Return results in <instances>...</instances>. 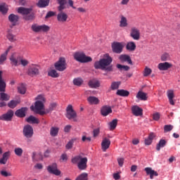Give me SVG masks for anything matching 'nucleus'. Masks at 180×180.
Returning a JSON list of instances; mask_svg holds the SVG:
<instances>
[{
	"label": "nucleus",
	"mask_w": 180,
	"mask_h": 180,
	"mask_svg": "<svg viewBox=\"0 0 180 180\" xmlns=\"http://www.w3.org/2000/svg\"><path fill=\"white\" fill-rule=\"evenodd\" d=\"M105 58H102L99 61L94 63V68L96 70H102L103 71H107V72H111L113 71V65L112 64V57L109 56L108 54L105 55Z\"/></svg>",
	"instance_id": "nucleus-1"
},
{
	"label": "nucleus",
	"mask_w": 180,
	"mask_h": 180,
	"mask_svg": "<svg viewBox=\"0 0 180 180\" xmlns=\"http://www.w3.org/2000/svg\"><path fill=\"white\" fill-rule=\"evenodd\" d=\"M18 13L22 15L24 20H34L36 19V14L33 12V8L19 7L18 8Z\"/></svg>",
	"instance_id": "nucleus-2"
},
{
	"label": "nucleus",
	"mask_w": 180,
	"mask_h": 180,
	"mask_svg": "<svg viewBox=\"0 0 180 180\" xmlns=\"http://www.w3.org/2000/svg\"><path fill=\"white\" fill-rule=\"evenodd\" d=\"M36 99L38 101L35 102L34 111L35 113L40 115L41 116L46 115V111H43V109H44V104L43 102H46V98L42 95H39Z\"/></svg>",
	"instance_id": "nucleus-3"
},
{
	"label": "nucleus",
	"mask_w": 180,
	"mask_h": 180,
	"mask_svg": "<svg viewBox=\"0 0 180 180\" xmlns=\"http://www.w3.org/2000/svg\"><path fill=\"white\" fill-rule=\"evenodd\" d=\"M73 57L79 63H85L92 61V58L91 56H86L84 52H76L74 53Z\"/></svg>",
	"instance_id": "nucleus-4"
},
{
	"label": "nucleus",
	"mask_w": 180,
	"mask_h": 180,
	"mask_svg": "<svg viewBox=\"0 0 180 180\" xmlns=\"http://www.w3.org/2000/svg\"><path fill=\"white\" fill-rule=\"evenodd\" d=\"M40 70H41L40 65L37 64H32L28 67L27 74L29 77H37V75H40Z\"/></svg>",
	"instance_id": "nucleus-5"
},
{
	"label": "nucleus",
	"mask_w": 180,
	"mask_h": 180,
	"mask_svg": "<svg viewBox=\"0 0 180 180\" xmlns=\"http://www.w3.org/2000/svg\"><path fill=\"white\" fill-rule=\"evenodd\" d=\"M65 116L69 120H73V122H77V112L72 108V105H68L66 108Z\"/></svg>",
	"instance_id": "nucleus-6"
},
{
	"label": "nucleus",
	"mask_w": 180,
	"mask_h": 180,
	"mask_svg": "<svg viewBox=\"0 0 180 180\" xmlns=\"http://www.w3.org/2000/svg\"><path fill=\"white\" fill-rule=\"evenodd\" d=\"M55 68L57 71H65L67 69V63L65 58H60L58 61L55 63Z\"/></svg>",
	"instance_id": "nucleus-7"
},
{
	"label": "nucleus",
	"mask_w": 180,
	"mask_h": 180,
	"mask_svg": "<svg viewBox=\"0 0 180 180\" xmlns=\"http://www.w3.org/2000/svg\"><path fill=\"white\" fill-rule=\"evenodd\" d=\"M113 53L116 54H120L123 51V42H113L111 45Z\"/></svg>",
	"instance_id": "nucleus-8"
},
{
	"label": "nucleus",
	"mask_w": 180,
	"mask_h": 180,
	"mask_svg": "<svg viewBox=\"0 0 180 180\" xmlns=\"http://www.w3.org/2000/svg\"><path fill=\"white\" fill-rule=\"evenodd\" d=\"M23 136L26 139H32L33 137V127L30 125H25L22 130Z\"/></svg>",
	"instance_id": "nucleus-9"
},
{
	"label": "nucleus",
	"mask_w": 180,
	"mask_h": 180,
	"mask_svg": "<svg viewBox=\"0 0 180 180\" xmlns=\"http://www.w3.org/2000/svg\"><path fill=\"white\" fill-rule=\"evenodd\" d=\"M47 170L49 172V174H53V175H60L61 172L58 170L57 167V163H53L52 165L48 166Z\"/></svg>",
	"instance_id": "nucleus-10"
},
{
	"label": "nucleus",
	"mask_w": 180,
	"mask_h": 180,
	"mask_svg": "<svg viewBox=\"0 0 180 180\" xmlns=\"http://www.w3.org/2000/svg\"><path fill=\"white\" fill-rule=\"evenodd\" d=\"M12 117H13V110H9L6 113L0 116V120H3L4 122H11Z\"/></svg>",
	"instance_id": "nucleus-11"
},
{
	"label": "nucleus",
	"mask_w": 180,
	"mask_h": 180,
	"mask_svg": "<svg viewBox=\"0 0 180 180\" xmlns=\"http://www.w3.org/2000/svg\"><path fill=\"white\" fill-rule=\"evenodd\" d=\"M10 61L12 65L18 67V65H20V56H17L16 53H13L10 56Z\"/></svg>",
	"instance_id": "nucleus-12"
},
{
	"label": "nucleus",
	"mask_w": 180,
	"mask_h": 180,
	"mask_svg": "<svg viewBox=\"0 0 180 180\" xmlns=\"http://www.w3.org/2000/svg\"><path fill=\"white\" fill-rule=\"evenodd\" d=\"M130 36L134 40H140V30L136 27L131 29Z\"/></svg>",
	"instance_id": "nucleus-13"
},
{
	"label": "nucleus",
	"mask_w": 180,
	"mask_h": 180,
	"mask_svg": "<svg viewBox=\"0 0 180 180\" xmlns=\"http://www.w3.org/2000/svg\"><path fill=\"white\" fill-rule=\"evenodd\" d=\"M172 64L165 62V63H160L158 65V68L160 70V71H167L169 70V68H172Z\"/></svg>",
	"instance_id": "nucleus-14"
},
{
	"label": "nucleus",
	"mask_w": 180,
	"mask_h": 180,
	"mask_svg": "<svg viewBox=\"0 0 180 180\" xmlns=\"http://www.w3.org/2000/svg\"><path fill=\"white\" fill-rule=\"evenodd\" d=\"M88 162V158H83L81 161L78 162L77 167L80 171H84V169H86Z\"/></svg>",
	"instance_id": "nucleus-15"
},
{
	"label": "nucleus",
	"mask_w": 180,
	"mask_h": 180,
	"mask_svg": "<svg viewBox=\"0 0 180 180\" xmlns=\"http://www.w3.org/2000/svg\"><path fill=\"white\" fill-rule=\"evenodd\" d=\"M110 147V139L104 138L101 142V150L105 153Z\"/></svg>",
	"instance_id": "nucleus-16"
},
{
	"label": "nucleus",
	"mask_w": 180,
	"mask_h": 180,
	"mask_svg": "<svg viewBox=\"0 0 180 180\" xmlns=\"http://www.w3.org/2000/svg\"><path fill=\"white\" fill-rule=\"evenodd\" d=\"M67 19H68V15L63 11L59 12L57 15V20L58 22L64 23L67 22Z\"/></svg>",
	"instance_id": "nucleus-17"
},
{
	"label": "nucleus",
	"mask_w": 180,
	"mask_h": 180,
	"mask_svg": "<svg viewBox=\"0 0 180 180\" xmlns=\"http://www.w3.org/2000/svg\"><path fill=\"white\" fill-rule=\"evenodd\" d=\"M119 58L122 63H128V64H130V65H133V61H131L130 56L122 54L120 56Z\"/></svg>",
	"instance_id": "nucleus-18"
},
{
	"label": "nucleus",
	"mask_w": 180,
	"mask_h": 180,
	"mask_svg": "<svg viewBox=\"0 0 180 180\" xmlns=\"http://www.w3.org/2000/svg\"><path fill=\"white\" fill-rule=\"evenodd\" d=\"M145 171L147 175H150V179H154V176H158V172L153 170L151 167L145 168Z\"/></svg>",
	"instance_id": "nucleus-19"
},
{
	"label": "nucleus",
	"mask_w": 180,
	"mask_h": 180,
	"mask_svg": "<svg viewBox=\"0 0 180 180\" xmlns=\"http://www.w3.org/2000/svg\"><path fill=\"white\" fill-rule=\"evenodd\" d=\"M8 20L13 26H16V24L19 22V15L11 14L8 15Z\"/></svg>",
	"instance_id": "nucleus-20"
},
{
	"label": "nucleus",
	"mask_w": 180,
	"mask_h": 180,
	"mask_svg": "<svg viewBox=\"0 0 180 180\" xmlns=\"http://www.w3.org/2000/svg\"><path fill=\"white\" fill-rule=\"evenodd\" d=\"M11 157V151L5 152L2 158L0 159V164H3V165H5L6 162H8V160H9V158Z\"/></svg>",
	"instance_id": "nucleus-21"
},
{
	"label": "nucleus",
	"mask_w": 180,
	"mask_h": 180,
	"mask_svg": "<svg viewBox=\"0 0 180 180\" xmlns=\"http://www.w3.org/2000/svg\"><path fill=\"white\" fill-rule=\"evenodd\" d=\"M131 111L134 116H141V115H143V109L137 105L132 106Z\"/></svg>",
	"instance_id": "nucleus-22"
},
{
	"label": "nucleus",
	"mask_w": 180,
	"mask_h": 180,
	"mask_svg": "<svg viewBox=\"0 0 180 180\" xmlns=\"http://www.w3.org/2000/svg\"><path fill=\"white\" fill-rule=\"evenodd\" d=\"M27 110V108H21L19 110H17L15 112V116L18 117H25L26 116V111Z\"/></svg>",
	"instance_id": "nucleus-23"
},
{
	"label": "nucleus",
	"mask_w": 180,
	"mask_h": 180,
	"mask_svg": "<svg viewBox=\"0 0 180 180\" xmlns=\"http://www.w3.org/2000/svg\"><path fill=\"white\" fill-rule=\"evenodd\" d=\"M101 115L102 116H108V115H110V113H112V108L105 105L101 108Z\"/></svg>",
	"instance_id": "nucleus-24"
},
{
	"label": "nucleus",
	"mask_w": 180,
	"mask_h": 180,
	"mask_svg": "<svg viewBox=\"0 0 180 180\" xmlns=\"http://www.w3.org/2000/svg\"><path fill=\"white\" fill-rule=\"evenodd\" d=\"M89 86H90V88H99V86H101V82H99V80H96V79H92L90 80L89 82Z\"/></svg>",
	"instance_id": "nucleus-25"
},
{
	"label": "nucleus",
	"mask_w": 180,
	"mask_h": 180,
	"mask_svg": "<svg viewBox=\"0 0 180 180\" xmlns=\"http://www.w3.org/2000/svg\"><path fill=\"white\" fill-rule=\"evenodd\" d=\"M6 89V83L2 79V71L0 70V92H5Z\"/></svg>",
	"instance_id": "nucleus-26"
},
{
	"label": "nucleus",
	"mask_w": 180,
	"mask_h": 180,
	"mask_svg": "<svg viewBox=\"0 0 180 180\" xmlns=\"http://www.w3.org/2000/svg\"><path fill=\"white\" fill-rule=\"evenodd\" d=\"M50 4V0H39L37 4L38 8H46L49 6Z\"/></svg>",
	"instance_id": "nucleus-27"
},
{
	"label": "nucleus",
	"mask_w": 180,
	"mask_h": 180,
	"mask_svg": "<svg viewBox=\"0 0 180 180\" xmlns=\"http://www.w3.org/2000/svg\"><path fill=\"white\" fill-rule=\"evenodd\" d=\"M87 101L90 105H98L99 104V98L95 96H89L87 98Z\"/></svg>",
	"instance_id": "nucleus-28"
},
{
	"label": "nucleus",
	"mask_w": 180,
	"mask_h": 180,
	"mask_svg": "<svg viewBox=\"0 0 180 180\" xmlns=\"http://www.w3.org/2000/svg\"><path fill=\"white\" fill-rule=\"evenodd\" d=\"M167 98H169L170 105H175V103L174 102V90L167 91Z\"/></svg>",
	"instance_id": "nucleus-29"
},
{
	"label": "nucleus",
	"mask_w": 180,
	"mask_h": 180,
	"mask_svg": "<svg viewBox=\"0 0 180 180\" xmlns=\"http://www.w3.org/2000/svg\"><path fill=\"white\" fill-rule=\"evenodd\" d=\"M116 94L117 95H118V96H123V97L129 96L130 95V92L124 89L117 90Z\"/></svg>",
	"instance_id": "nucleus-30"
},
{
	"label": "nucleus",
	"mask_w": 180,
	"mask_h": 180,
	"mask_svg": "<svg viewBox=\"0 0 180 180\" xmlns=\"http://www.w3.org/2000/svg\"><path fill=\"white\" fill-rule=\"evenodd\" d=\"M165 146H167V141H165V139H160L156 146L157 151H160V150H161V148H164Z\"/></svg>",
	"instance_id": "nucleus-31"
},
{
	"label": "nucleus",
	"mask_w": 180,
	"mask_h": 180,
	"mask_svg": "<svg viewBox=\"0 0 180 180\" xmlns=\"http://www.w3.org/2000/svg\"><path fill=\"white\" fill-rule=\"evenodd\" d=\"M60 131V128L57 127H52L50 129V134L52 137H56L58 135V131Z\"/></svg>",
	"instance_id": "nucleus-32"
},
{
	"label": "nucleus",
	"mask_w": 180,
	"mask_h": 180,
	"mask_svg": "<svg viewBox=\"0 0 180 180\" xmlns=\"http://www.w3.org/2000/svg\"><path fill=\"white\" fill-rule=\"evenodd\" d=\"M126 49L128 51H134V50H136V43H134V41L128 42Z\"/></svg>",
	"instance_id": "nucleus-33"
},
{
	"label": "nucleus",
	"mask_w": 180,
	"mask_h": 180,
	"mask_svg": "<svg viewBox=\"0 0 180 180\" xmlns=\"http://www.w3.org/2000/svg\"><path fill=\"white\" fill-rule=\"evenodd\" d=\"M26 121L27 123H32V124H39V120L33 115H30L28 118H27Z\"/></svg>",
	"instance_id": "nucleus-34"
},
{
	"label": "nucleus",
	"mask_w": 180,
	"mask_h": 180,
	"mask_svg": "<svg viewBox=\"0 0 180 180\" xmlns=\"http://www.w3.org/2000/svg\"><path fill=\"white\" fill-rule=\"evenodd\" d=\"M136 98L141 101H147V94L143 91H139L136 94Z\"/></svg>",
	"instance_id": "nucleus-35"
},
{
	"label": "nucleus",
	"mask_w": 180,
	"mask_h": 180,
	"mask_svg": "<svg viewBox=\"0 0 180 180\" xmlns=\"http://www.w3.org/2000/svg\"><path fill=\"white\" fill-rule=\"evenodd\" d=\"M127 26H129V23H127V18L122 15L120 21V27H127Z\"/></svg>",
	"instance_id": "nucleus-36"
},
{
	"label": "nucleus",
	"mask_w": 180,
	"mask_h": 180,
	"mask_svg": "<svg viewBox=\"0 0 180 180\" xmlns=\"http://www.w3.org/2000/svg\"><path fill=\"white\" fill-rule=\"evenodd\" d=\"M120 82H112L110 85V89L112 91H116V89H119V86H120Z\"/></svg>",
	"instance_id": "nucleus-37"
},
{
	"label": "nucleus",
	"mask_w": 180,
	"mask_h": 180,
	"mask_svg": "<svg viewBox=\"0 0 180 180\" xmlns=\"http://www.w3.org/2000/svg\"><path fill=\"white\" fill-rule=\"evenodd\" d=\"M108 124L110 126V130H115L117 126V119L112 120Z\"/></svg>",
	"instance_id": "nucleus-38"
},
{
	"label": "nucleus",
	"mask_w": 180,
	"mask_h": 180,
	"mask_svg": "<svg viewBox=\"0 0 180 180\" xmlns=\"http://www.w3.org/2000/svg\"><path fill=\"white\" fill-rule=\"evenodd\" d=\"M9 99H11V96L4 92L0 93V101H8Z\"/></svg>",
	"instance_id": "nucleus-39"
},
{
	"label": "nucleus",
	"mask_w": 180,
	"mask_h": 180,
	"mask_svg": "<svg viewBox=\"0 0 180 180\" xmlns=\"http://www.w3.org/2000/svg\"><path fill=\"white\" fill-rule=\"evenodd\" d=\"M73 84L74 85H76V86H81V85L84 84V80L79 77L75 78L73 79Z\"/></svg>",
	"instance_id": "nucleus-40"
},
{
	"label": "nucleus",
	"mask_w": 180,
	"mask_h": 180,
	"mask_svg": "<svg viewBox=\"0 0 180 180\" xmlns=\"http://www.w3.org/2000/svg\"><path fill=\"white\" fill-rule=\"evenodd\" d=\"M18 91L19 94H21L22 95H25V94H26V86H25V84H21L18 87Z\"/></svg>",
	"instance_id": "nucleus-41"
},
{
	"label": "nucleus",
	"mask_w": 180,
	"mask_h": 180,
	"mask_svg": "<svg viewBox=\"0 0 180 180\" xmlns=\"http://www.w3.org/2000/svg\"><path fill=\"white\" fill-rule=\"evenodd\" d=\"M82 158V156L77 155L71 159V162L73 164H77L78 165V162H79Z\"/></svg>",
	"instance_id": "nucleus-42"
},
{
	"label": "nucleus",
	"mask_w": 180,
	"mask_h": 180,
	"mask_svg": "<svg viewBox=\"0 0 180 180\" xmlns=\"http://www.w3.org/2000/svg\"><path fill=\"white\" fill-rule=\"evenodd\" d=\"M31 29L32 32H34L35 33H40L41 25H37V24H34L32 25Z\"/></svg>",
	"instance_id": "nucleus-43"
},
{
	"label": "nucleus",
	"mask_w": 180,
	"mask_h": 180,
	"mask_svg": "<svg viewBox=\"0 0 180 180\" xmlns=\"http://www.w3.org/2000/svg\"><path fill=\"white\" fill-rule=\"evenodd\" d=\"M57 108V104L56 103H52L50 104L49 109L46 110V113H50V112H53Z\"/></svg>",
	"instance_id": "nucleus-44"
},
{
	"label": "nucleus",
	"mask_w": 180,
	"mask_h": 180,
	"mask_svg": "<svg viewBox=\"0 0 180 180\" xmlns=\"http://www.w3.org/2000/svg\"><path fill=\"white\" fill-rule=\"evenodd\" d=\"M48 75L52 78H58L59 75L56 70H51L48 72Z\"/></svg>",
	"instance_id": "nucleus-45"
},
{
	"label": "nucleus",
	"mask_w": 180,
	"mask_h": 180,
	"mask_svg": "<svg viewBox=\"0 0 180 180\" xmlns=\"http://www.w3.org/2000/svg\"><path fill=\"white\" fill-rule=\"evenodd\" d=\"M8 57V52H4L0 56V65H2L5 61H6V58Z\"/></svg>",
	"instance_id": "nucleus-46"
},
{
	"label": "nucleus",
	"mask_w": 180,
	"mask_h": 180,
	"mask_svg": "<svg viewBox=\"0 0 180 180\" xmlns=\"http://www.w3.org/2000/svg\"><path fill=\"white\" fill-rule=\"evenodd\" d=\"M18 103H19V102H18V101L11 100L8 103V108H11V109H15V108H16V106H18Z\"/></svg>",
	"instance_id": "nucleus-47"
},
{
	"label": "nucleus",
	"mask_w": 180,
	"mask_h": 180,
	"mask_svg": "<svg viewBox=\"0 0 180 180\" xmlns=\"http://www.w3.org/2000/svg\"><path fill=\"white\" fill-rule=\"evenodd\" d=\"M14 153L18 157H22L23 155V149H22V148H15L14 149Z\"/></svg>",
	"instance_id": "nucleus-48"
},
{
	"label": "nucleus",
	"mask_w": 180,
	"mask_h": 180,
	"mask_svg": "<svg viewBox=\"0 0 180 180\" xmlns=\"http://www.w3.org/2000/svg\"><path fill=\"white\" fill-rule=\"evenodd\" d=\"M0 174H1V176H4L5 178H6L8 176H12V173L11 172H7L5 169L0 171Z\"/></svg>",
	"instance_id": "nucleus-49"
},
{
	"label": "nucleus",
	"mask_w": 180,
	"mask_h": 180,
	"mask_svg": "<svg viewBox=\"0 0 180 180\" xmlns=\"http://www.w3.org/2000/svg\"><path fill=\"white\" fill-rule=\"evenodd\" d=\"M117 68H118V70H120L121 71L122 70H124V71H129L130 70V67L120 64L117 65Z\"/></svg>",
	"instance_id": "nucleus-50"
},
{
	"label": "nucleus",
	"mask_w": 180,
	"mask_h": 180,
	"mask_svg": "<svg viewBox=\"0 0 180 180\" xmlns=\"http://www.w3.org/2000/svg\"><path fill=\"white\" fill-rule=\"evenodd\" d=\"M75 180H88V174L82 173Z\"/></svg>",
	"instance_id": "nucleus-51"
},
{
	"label": "nucleus",
	"mask_w": 180,
	"mask_h": 180,
	"mask_svg": "<svg viewBox=\"0 0 180 180\" xmlns=\"http://www.w3.org/2000/svg\"><path fill=\"white\" fill-rule=\"evenodd\" d=\"M41 32H43L44 33H47L48 32H50V27L46 25H41Z\"/></svg>",
	"instance_id": "nucleus-52"
},
{
	"label": "nucleus",
	"mask_w": 180,
	"mask_h": 180,
	"mask_svg": "<svg viewBox=\"0 0 180 180\" xmlns=\"http://www.w3.org/2000/svg\"><path fill=\"white\" fill-rule=\"evenodd\" d=\"M153 72V70L150 68L146 67L143 71V77H148Z\"/></svg>",
	"instance_id": "nucleus-53"
},
{
	"label": "nucleus",
	"mask_w": 180,
	"mask_h": 180,
	"mask_svg": "<svg viewBox=\"0 0 180 180\" xmlns=\"http://www.w3.org/2000/svg\"><path fill=\"white\" fill-rule=\"evenodd\" d=\"M74 141L75 139H71L65 146L67 150H71L72 148V146H74Z\"/></svg>",
	"instance_id": "nucleus-54"
},
{
	"label": "nucleus",
	"mask_w": 180,
	"mask_h": 180,
	"mask_svg": "<svg viewBox=\"0 0 180 180\" xmlns=\"http://www.w3.org/2000/svg\"><path fill=\"white\" fill-rule=\"evenodd\" d=\"M0 12L3 14L8 13V8L5 5L0 4Z\"/></svg>",
	"instance_id": "nucleus-55"
},
{
	"label": "nucleus",
	"mask_w": 180,
	"mask_h": 180,
	"mask_svg": "<svg viewBox=\"0 0 180 180\" xmlns=\"http://www.w3.org/2000/svg\"><path fill=\"white\" fill-rule=\"evenodd\" d=\"M174 129V126L169 124V125H165L164 127V131L165 133H168V131H171Z\"/></svg>",
	"instance_id": "nucleus-56"
},
{
	"label": "nucleus",
	"mask_w": 180,
	"mask_h": 180,
	"mask_svg": "<svg viewBox=\"0 0 180 180\" xmlns=\"http://www.w3.org/2000/svg\"><path fill=\"white\" fill-rule=\"evenodd\" d=\"M22 65V67H26V65H29V60L26 59H21L20 58V65Z\"/></svg>",
	"instance_id": "nucleus-57"
},
{
	"label": "nucleus",
	"mask_w": 180,
	"mask_h": 180,
	"mask_svg": "<svg viewBox=\"0 0 180 180\" xmlns=\"http://www.w3.org/2000/svg\"><path fill=\"white\" fill-rule=\"evenodd\" d=\"M169 58V54H168V53H164L161 56L162 61H168Z\"/></svg>",
	"instance_id": "nucleus-58"
},
{
	"label": "nucleus",
	"mask_w": 180,
	"mask_h": 180,
	"mask_svg": "<svg viewBox=\"0 0 180 180\" xmlns=\"http://www.w3.org/2000/svg\"><path fill=\"white\" fill-rule=\"evenodd\" d=\"M99 133H101V129L99 128L94 129L93 131L94 137H98V136H99Z\"/></svg>",
	"instance_id": "nucleus-59"
},
{
	"label": "nucleus",
	"mask_w": 180,
	"mask_h": 180,
	"mask_svg": "<svg viewBox=\"0 0 180 180\" xmlns=\"http://www.w3.org/2000/svg\"><path fill=\"white\" fill-rule=\"evenodd\" d=\"M7 39L10 41H15V40H16V38H15V35L12 34H8L7 35Z\"/></svg>",
	"instance_id": "nucleus-60"
},
{
	"label": "nucleus",
	"mask_w": 180,
	"mask_h": 180,
	"mask_svg": "<svg viewBox=\"0 0 180 180\" xmlns=\"http://www.w3.org/2000/svg\"><path fill=\"white\" fill-rule=\"evenodd\" d=\"M118 165L120 167H123V164L124 163V159L122 158L117 159Z\"/></svg>",
	"instance_id": "nucleus-61"
},
{
	"label": "nucleus",
	"mask_w": 180,
	"mask_h": 180,
	"mask_svg": "<svg viewBox=\"0 0 180 180\" xmlns=\"http://www.w3.org/2000/svg\"><path fill=\"white\" fill-rule=\"evenodd\" d=\"M55 13L53 11H49L46 15V19H49V18H51L52 16H54Z\"/></svg>",
	"instance_id": "nucleus-62"
},
{
	"label": "nucleus",
	"mask_w": 180,
	"mask_h": 180,
	"mask_svg": "<svg viewBox=\"0 0 180 180\" xmlns=\"http://www.w3.org/2000/svg\"><path fill=\"white\" fill-rule=\"evenodd\" d=\"M72 127L71 125H66L64 128L65 133H70V130H71V128Z\"/></svg>",
	"instance_id": "nucleus-63"
},
{
	"label": "nucleus",
	"mask_w": 180,
	"mask_h": 180,
	"mask_svg": "<svg viewBox=\"0 0 180 180\" xmlns=\"http://www.w3.org/2000/svg\"><path fill=\"white\" fill-rule=\"evenodd\" d=\"M153 120H156V121L160 120V113L156 112V113L153 114Z\"/></svg>",
	"instance_id": "nucleus-64"
}]
</instances>
